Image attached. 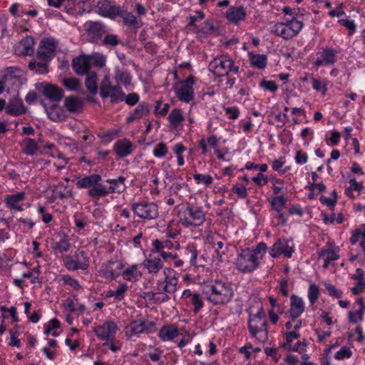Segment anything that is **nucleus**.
<instances>
[{
	"label": "nucleus",
	"instance_id": "obj_61",
	"mask_svg": "<svg viewBox=\"0 0 365 365\" xmlns=\"http://www.w3.org/2000/svg\"><path fill=\"white\" fill-rule=\"evenodd\" d=\"M349 187L346 189V194L349 195L353 190H360L362 188L361 183L358 182L355 179L349 180Z\"/></svg>",
	"mask_w": 365,
	"mask_h": 365
},
{
	"label": "nucleus",
	"instance_id": "obj_48",
	"mask_svg": "<svg viewBox=\"0 0 365 365\" xmlns=\"http://www.w3.org/2000/svg\"><path fill=\"white\" fill-rule=\"evenodd\" d=\"M190 302L194 305V312L195 313L198 312L203 306V302L200 299V295L197 293H194L191 295Z\"/></svg>",
	"mask_w": 365,
	"mask_h": 365
},
{
	"label": "nucleus",
	"instance_id": "obj_2",
	"mask_svg": "<svg viewBox=\"0 0 365 365\" xmlns=\"http://www.w3.org/2000/svg\"><path fill=\"white\" fill-rule=\"evenodd\" d=\"M303 26L302 21L292 16L290 19H286L283 22L275 23L271 32L283 39L289 40L297 36Z\"/></svg>",
	"mask_w": 365,
	"mask_h": 365
},
{
	"label": "nucleus",
	"instance_id": "obj_4",
	"mask_svg": "<svg viewBox=\"0 0 365 365\" xmlns=\"http://www.w3.org/2000/svg\"><path fill=\"white\" fill-rule=\"evenodd\" d=\"M179 222L185 227H198L205 221V214L199 207L188 205L179 212Z\"/></svg>",
	"mask_w": 365,
	"mask_h": 365
},
{
	"label": "nucleus",
	"instance_id": "obj_23",
	"mask_svg": "<svg viewBox=\"0 0 365 365\" xmlns=\"http://www.w3.org/2000/svg\"><path fill=\"white\" fill-rule=\"evenodd\" d=\"M34 38L31 36H26L16 46V51L21 55H31L34 52Z\"/></svg>",
	"mask_w": 365,
	"mask_h": 365
},
{
	"label": "nucleus",
	"instance_id": "obj_24",
	"mask_svg": "<svg viewBox=\"0 0 365 365\" xmlns=\"http://www.w3.org/2000/svg\"><path fill=\"white\" fill-rule=\"evenodd\" d=\"M114 149L118 157L125 158L132 153L133 145L129 140L124 139L116 142Z\"/></svg>",
	"mask_w": 365,
	"mask_h": 365
},
{
	"label": "nucleus",
	"instance_id": "obj_41",
	"mask_svg": "<svg viewBox=\"0 0 365 365\" xmlns=\"http://www.w3.org/2000/svg\"><path fill=\"white\" fill-rule=\"evenodd\" d=\"M47 62L48 61H43V62H37V61L30 62L29 64V68L31 70L34 71L37 73H41V74L46 73L48 72Z\"/></svg>",
	"mask_w": 365,
	"mask_h": 365
},
{
	"label": "nucleus",
	"instance_id": "obj_49",
	"mask_svg": "<svg viewBox=\"0 0 365 365\" xmlns=\"http://www.w3.org/2000/svg\"><path fill=\"white\" fill-rule=\"evenodd\" d=\"M170 108V105L168 103H163L162 102H157L155 110V113L161 116H165Z\"/></svg>",
	"mask_w": 365,
	"mask_h": 365
},
{
	"label": "nucleus",
	"instance_id": "obj_18",
	"mask_svg": "<svg viewBox=\"0 0 365 365\" xmlns=\"http://www.w3.org/2000/svg\"><path fill=\"white\" fill-rule=\"evenodd\" d=\"M125 178L120 176L116 179H108L106 182L110 184L108 187L104 185V192L102 197L106 196L111 193H121L125 191L126 186L125 185Z\"/></svg>",
	"mask_w": 365,
	"mask_h": 365
},
{
	"label": "nucleus",
	"instance_id": "obj_26",
	"mask_svg": "<svg viewBox=\"0 0 365 365\" xmlns=\"http://www.w3.org/2000/svg\"><path fill=\"white\" fill-rule=\"evenodd\" d=\"M148 113L149 106L145 103H140L135 108L132 113H130V115L126 118V121L127 123H130L135 120L142 118Z\"/></svg>",
	"mask_w": 365,
	"mask_h": 365
},
{
	"label": "nucleus",
	"instance_id": "obj_38",
	"mask_svg": "<svg viewBox=\"0 0 365 365\" xmlns=\"http://www.w3.org/2000/svg\"><path fill=\"white\" fill-rule=\"evenodd\" d=\"M123 277L125 279L132 281L137 280L141 277V274L138 271L137 265H132L123 272Z\"/></svg>",
	"mask_w": 365,
	"mask_h": 365
},
{
	"label": "nucleus",
	"instance_id": "obj_28",
	"mask_svg": "<svg viewBox=\"0 0 365 365\" xmlns=\"http://www.w3.org/2000/svg\"><path fill=\"white\" fill-rule=\"evenodd\" d=\"M64 106L71 113L78 112L82 107V101L78 96H70L64 99Z\"/></svg>",
	"mask_w": 365,
	"mask_h": 365
},
{
	"label": "nucleus",
	"instance_id": "obj_43",
	"mask_svg": "<svg viewBox=\"0 0 365 365\" xmlns=\"http://www.w3.org/2000/svg\"><path fill=\"white\" fill-rule=\"evenodd\" d=\"M71 245L66 238L61 239L59 242H53L51 247L61 253L66 252L69 250Z\"/></svg>",
	"mask_w": 365,
	"mask_h": 365
},
{
	"label": "nucleus",
	"instance_id": "obj_39",
	"mask_svg": "<svg viewBox=\"0 0 365 365\" xmlns=\"http://www.w3.org/2000/svg\"><path fill=\"white\" fill-rule=\"evenodd\" d=\"M192 177L197 184L203 185L205 187H210L213 182V178L207 174L195 173Z\"/></svg>",
	"mask_w": 365,
	"mask_h": 365
},
{
	"label": "nucleus",
	"instance_id": "obj_13",
	"mask_svg": "<svg viewBox=\"0 0 365 365\" xmlns=\"http://www.w3.org/2000/svg\"><path fill=\"white\" fill-rule=\"evenodd\" d=\"M100 95L102 98H110L111 102L118 103L124 101V93L118 86H111L103 82L100 88Z\"/></svg>",
	"mask_w": 365,
	"mask_h": 365
},
{
	"label": "nucleus",
	"instance_id": "obj_50",
	"mask_svg": "<svg viewBox=\"0 0 365 365\" xmlns=\"http://www.w3.org/2000/svg\"><path fill=\"white\" fill-rule=\"evenodd\" d=\"M352 354L351 349L346 346L341 349L335 354V358L338 360L350 358Z\"/></svg>",
	"mask_w": 365,
	"mask_h": 365
},
{
	"label": "nucleus",
	"instance_id": "obj_17",
	"mask_svg": "<svg viewBox=\"0 0 365 365\" xmlns=\"http://www.w3.org/2000/svg\"><path fill=\"white\" fill-rule=\"evenodd\" d=\"M247 11L243 6H231L225 13L228 21L234 24H238L245 20Z\"/></svg>",
	"mask_w": 365,
	"mask_h": 365
},
{
	"label": "nucleus",
	"instance_id": "obj_35",
	"mask_svg": "<svg viewBox=\"0 0 365 365\" xmlns=\"http://www.w3.org/2000/svg\"><path fill=\"white\" fill-rule=\"evenodd\" d=\"M22 151L26 155H33L38 149L36 142L29 138H26L21 143Z\"/></svg>",
	"mask_w": 365,
	"mask_h": 365
},
{
	"label": "nucleus",
	"instance_id": "obj_45",
	"mask_svg": "<svg viewBox=\"0 0 365 365\" xmlns=\"http://www.w3.org/2000/svg\"><path fill=\"white\" fill-rule=\"evenodd\" d=\"M319 296V288L315 284H310L308 291V297L310 303L314 304Z\"/></svg>",
	"mask_w": 365,
	"mask_h": 365
},
{
	"label": "nucleus",
	"instance_id": "obj_30",
	"mask_svg": "<svg viewBox=\"0 0 365 365\" xmlns=\"http://www.w3.org/2000/svg\"><path fill=\"white\" fill-rule=\"evenodd\" d=\"M178 329L175 325L163 326L159 331V337L163 341L173 340L178 336Z\"/></svg>",
	"mask_w": 365,
	"mask_h": 365
},
{
	"label": "nucleus",
	"instance_id": "obj_6",
	"mask_svg": "<svg viewBox=\"0 0 365 365\" xmlns=\"http://www.w3.org/2000/svg\"><path fill=\"white\" fill-rule=\"evenodd\" d=\"M238 66L227 56H221L215 58L209 64V70L216 76H224L229 73H237Z\"/></svg>",
	"mask_w": 365,
	"mask_h": 365
},
{
	"label": "nucleus",
	"instance_id": "obj_44",
	"mask_svg": "<svg viewBox=\"0 0 365 365\" xmlns=\"http://www.w3.org/2000/svg\"><path fill=\"white\" fill-rule=\"evenodd\" d=\"M63 85L70 91H76L80 87V81L76 78H66L62 81Z\"/></svg>",
	"mask_w": 365,
	"mask_h": 365
},
{
	"label": "nucleus",
	"instance_id": "obj_21",
	"mask_svg": "<svg viewBox=\"0 0 365 365\" xmlns=\"http://www.w3.org/2000/svg\"><path fill=\"white\" fill-rule=\"evenodd\" d=\"M289 314L292 319L298 318L304 310V304L302 298L292 295L290 298Z\"/></svg>",
	"mask_w": 365,
	"mask_h": 365
},
{
	"label": "nucleus",
	"instance_id": "obj_63",
	"mask_svg": "<svg viewBox=\"0 0 365 365\" xmlns=\"http://www.w3.org/2000/svg\"><path fill=\"white\" fill-rule=\"evenodd\" d=\"M125 103L129 106H133L139 101V96L135 93L128 94L126 97L124 96Z\"/></svg>",
	"mask_w": 365,
	"mask_h": 365
},
{
	"label": "nucleus",
	"instance_id": "obj_1",
	"mask_svg": "<svg viewBox=\"0 0 365 365\" xmlns=\"http://www.w3.org/2000/svg\"><path fill=\"white\" fill-rule=\"evenodd\" d=\"M202 292L207 300L214 304H225L232 299L234 294L231 285L220 280L205 284Z\"/></svg>",
	"mask_w": 365,
	"mask_h": 365
},
{
	"label": "nucleus",
	"instance_id": "obj_8",
	"mask_svg": "<svg viewBox=\"0 0 365 365\" xmlns=\"http://www.w3.org/2000/svg\"><path fill=\"white\" fill-rule=\"evenodd\" d=\"M133 212L145 220L155 219L158 216V207L153 202H138L132 205Z\"/></svg>",
	"mask_w": 365,
	"mask_h": 365
},
{
	"label": "nucleus",
	"instance_id": "obj_58",
	"mask_svg": "<svg viewBox=\"0 0 365 365\" xmlns=\"http://www.w3.org/2000/svg\"><path fill=\"white\" fill-rule=\"evenodd\" d=\"M103 43L106 45H110L112 46H116L120 43V40L115 35L110 34L104 37Z\"/></svg>",
	"mask_w": 365,
	"mask_h": 365
},
{
	"label": "nucleus",
	"instance_id": "obj_14",
	"mask_svg": "<svg viewBox=\"0 0 365 365\" xmlns=\"http://www.w3.org/2000/svg\"><path fill=\"white\" fill-rule=\"evenodd\" d=\"M337 61V51L333 48L327 47L319 52L314 65L317 67L322 66H329L334 65Z\"/></svg>",
	"mask_w": 365,
	"mask_h": 365
},
{
	"label": "nucleus",
	"instance_id": "obj_25",
	"mask_svg": "<svg viewBox=\"0 0 365 365\" xmlns=\"http://www.w3.org/2000/svg\"><path fill=\"white\" fill-rule=\"evenodd\" d=\"M98 12L100 15L104 17L113 18L118 14V8L115 6H111L108 2L100 1L98 4Z\"/></svg>",
	"mask_w": 365,
	"mask_h": 365
},
{
	"label": "nucleus",
	"instance_id": "obj_10",
	"mask_svg": "<svg viewBox=\"0 0 365 365\" xmlns=\"http://www.w3.org/2000/svg\"><path fill=\"white\" fill-rule=\"evenodd\" d=\"M194 78L189 76L186 80L181 81L176 88V96L178 99L185 103H189L194 98L193 85Z\"/></svg>",
	"mask_w": 365,
	"mask_h": 365
},
{
	"label": "nucleus",
	"instance_id": "obj_59",
	"mask_svg": "<svg viewBox=\"0 0 365 365\" xmlns=\"http://www.w3.org/2000/svg\"><path fill=\"white\" fill-rule=\"evenodd\" d=\"M312 88L317 91H322L323 90V93L324 94L327 91V85L324 83V84H322V83L314 78V77H312Z\"/></svg>",
	"mask_w": 365,
	"mask_h": 365
},
{
	"label": "nucleus",
	"instance_id": "obj_42",
	"mask_svg": "<svg viewBox=\"0 0 365 365\" xmlns=\"http://www.w3.org/2000/svg\"><path fill=\"white\" fill-rule=\"evenodd\" d=\"M116 16L122 17L126 24L135 25L137 24L136 17L132 13L123 11L120 9V8H118V14Z\"/></svg>",
	"mask_w": 365,
	"mask_h": 365
},
{
	"label": "nucleus",
	"instance_id": "obj_54",
	"mask_svg": "<svg viewBox=\"0 0 365 365\" xmlns=\"http://www.w3.org/2000/svg\"><path fill=\"white\" fill-rule=\"evenodd\" d=\"M326 289L328 291L329 295L335 297L336 298L341 297V292L337 289L334 285L329 283H324Z\"/></svg>",
	"mask_w": 365,
	"mask_h": 365
},
{
	"label": "nucleus",
	"instance_id": "obj_31",
	"mask_svg": "<svg viewBox=\"0 0 365 365\" xmlns=\"http://www.w3.org/2000/svg\"><path fill=\"white\" fill-rule=\"evenodd\" d=\"M143 265L149 273L157 274L163 267V262L160 258H149L144 260Z\"/></svg>",
	"mask_w": 365,
	"mask_h": 365
},
{
	"label": "nucleus",
	"instance_id": "obj_11",
	"mask_svg": "<svg viewBox=\"0 0 365 365\" xmlns=\"http://www.w3.org/2000/svg\"><path fill=\"white\" fill-rule=\"evenodd\" d=\"M57 42L52 38L43 39L38 48L37 56L44 61H51L55 56Z\"/></svg>",
	"mask_w": 365,
	"mask_h": 365
},
{
	"label": "nucleus",
	"instance_id": "obj_3",
	"mask_svg": "<svg viewBox=\"0 0 365 365\" xmlns=\"http://www.w3.org/2000/svg\"><path fill=\"white\" fill-rule=\"evenodd\" d=\"M268 322L265 319L263 308L260 306L257 312L254 315H250L248 328L251 335L259 341L264 343L268 339Z\"/></svg>",
	"mask_w": 365,
	"mask_h": 365
},
{
	"label": "nucleus",
	"instance_id": "obj_62",
	"mask_svg": "<svg viewBox=\"0 0 365 365\" xmlns=\"http://www.w3.org/2000/svg\"><path fill=\"white\" fill-rule=\"evenodd\" d=\"M225 113L228 115L229 118L235 120L239 116L240 110L236 107H227L225 108Z\"/></svg>",
	"mask_w": 365,
	"mask_h": 365
},
{
	"label": "nucleus",
	"instance_id": "obj_36",
	"mask_svg": "<svg viewBox=\"0 0 365 365\" xmlns=\"http://www.w3.org/2000/svg\"><path fill=\"white\" fill-rule=\"evenodd\" d=\"M168 119L173 128H177L184 120L182 111L180 108L173 109L169 114Z\"/></svg>",
	"mask_w": 365,
	"mask_h": 365
},
{
	"label": "nucleus",
	"instance_id": "obj_20",
	"mask_svg": "<svg viewBox=\"0 0 365 365\" xmlns=\"http://www.w3.org/2000/svg\"><path fill=\"white\" fill-rule=\"evenodd\" d=\"M155 324L153 322L135 320L130 324L132 334L150 333L154 330Z\"/></svg>",
	"mask_w": 365,
	"mask_h": 365
},
{
	"label": "nucleus",
	"instance_id": "obj_29",
	"mask_svg": "<svg viewBox=\"0 0 365 365\" xmlns=\"http://www.w3.org/2000/svg\"><path fill=\"white\" fill-rule=\"evenodd\" d=\"M25 196L26 194L24 192H20L14 195H8L6 197L5 201L11 208L22 211L23 208L19 205V202L25 199Z\"/></svg>",
	"mask_w": 365,
	"mask_h": 365
},
{
	"label": "nucleus",
	"instance_id": "obj_60",
	"mask_svg": "<svg viewBox=\"0 0 365 365\" xmlns=\"http://www.w3.org/2000/svg\"><path fill=\"white\" fill-rule=\"evenodd\" d=\"M252 180L258 186H262L268 182V179L262 173H259L252 178Z\"/></svg>",
	"mask_w": 365,
	"mask_h": 365
},
{
	"label": "nucleus",
	"instance_id": "obj_19",
	"mask_svg": "<svg viewBox=\"0 0 365 365\" xmlns=\"http://www.w3.org/2000/svg\"><path fill=\"white\" fill-rule=\"evenodd\" d=\"M72 66L78 75H86L91 67V56L81 55L73 58Z\"/></svg>",
	"mask_w": 365,
	"mask_h": 365
},
{
	"label": "nucleus",
	"instance_id": "obj_15",
	"mask_svg": "<svg viewBox=\"0 0 365 365\" xmlns=\"http://www.w3.org/2000/svg\"><path fill=\"white\" fill-rule=\"evenodd\" d=\"M293 251L294 249L289 245L288 240L279 239L270 249L269 254L273 257H277L281 255L291 257Z\"/></svg>",
	"mask_w": 365,
	"mask_h": 365
},
{
	"label": "nucleus",
	"instance_id": "obj_52",
	"mask_svg": "<svg viewBox=\"0 0 365 365\" xmlns=\"http://www.w3.org/2000/svg\"><path fill=\"white\" fill-rule=\"evenodd\" d=\"M232 191L241 198H245L247 195V189L242 184H236L232 187Z\"/></svg>",
	"mask_w": 365,
	"mask_h": 365
},
{
	"label": "nucleus",
	"instance_id": "obj_56",
	"mask_svg": "<svg viewBox=\"0 0 365 365\" xmlns=\"http://www.w3.org/2000/svg\"><path fill=\"white\" fill-rule=\"evenodd\" d=\"M259 86L267 91H269L271 92H274L277 89V86L274 81H262Z\"/></svg>",
	"mask_w": 365,
	"mask_h": 365
},
{
	"label": "nucleus",
	"instance_id": "obj_53",
	"mask_svg": "<svg viewBox=\"0 0 365 365\" xmlns=\"http://www.w3.org/2000/svg\"><path fill=\"white\" fill-rule=\"evenodd\" d=\"M167 153L166 145L160 143L154 148L153 155L156 158H163Z\"/></svg>",
	"mask_w": 365,
	"mask_h": 365
},
{
	"label": "nucleus",
	"instance_id": "obj_32",
	"mask_svg": "<svg viewBox=\"0 0 365 365\" xmlns=\"http://www.w3.org/2000/svg\"><path fill=\"white\" fill-rule=\"evenodd\" d=\"M250 64L258 69H264L267 64V58L264 54H255L249 53Z\"/></svg>",
	"mask_w": 365,
	"mask_h": 365
},
{
	"label": "nucleus",
	"instance_id": "obj_12",
	"mask_svg": "<svg viewBox=\"0 0 365 365\" xmlns=\"http://www.w3.org/2000/svg\"><path fill=\"white\" fill-rule=\"evenodd\" d=\"M117 330V325L112 321L106 322L93 328L94 333L100 339L108 341H113Z\"/></svg>",
	"mask_w": 365,
	"mask_h": 365
},
{
	"label": "nucleus",
	"instance_id": "obj_27",
	"mask_svg": "<svg viewBox=\"0 0 365 365\" xmlns=\"http://www.w3.org/2000/svg\"><path fill=\"white\" fill-rule=\"evenodd\" d=\"M163 272L168 293H174L176 291V287L178 284V279L175 277V272L172 269L165 268Z\"/></svg>",
	"mask_w": 365,
	"mask_h": 365
},
{
	"label": "nucleus",
	"instance_id": "obj_40",
	"mask_svg": "<svg viewBox=\"0 0 365 365\" xmlns=\"http://www.w3.org/2000/svg\"><path fill=\"white\" fill-rule=\"evenodd\" d=\"M128 289V286L125 283L120 284L115 290H109L106 294L107 297H113L115 299L121 300L124 298L125 293Z\"/></svg>",
	"mask_w": 365,
	"mask_h": 365
},
{
	"label": "nucleus",
	"instance_id": "obj_22",
	"mask_svg": "<svg viewBox=\"0 0 365 365\" xmlns=\"http://www.w3.org/2000/svg\"><path fill=\"white\" fill-rule=\"evenodd\" d=\"M5 111L7 114L11 115H19L25 112V108L21 99L13 98L5 107Z\"/></svg>",
	"mask_w": 365,
	"mask_h": 365
},
{
	"label": "nucleus",
	"instance_id": "obj_57",
	"mask_svg": "<svg viewBox=\"0 0 365 365\" xmlns=\"http://www.w3.org/2000/svg\"><path fill=\"white\" fill-rule=\"evenodd\" d=\"M341 135L338 131L331 132L330 137H327L326 140L329 145H334L339 143Z\"/></svg>",
	"mask_w": 365,
	"mask_h": 365
},
{
	"label": "nucleus",
	"instance_id": "obj_51",
	"mask_svg": "<svg viewBox=\"0 0 365 365\" xmlns=\"http://www.w3.org/2000/svg\"><path fill=\"white\" fill-rule=\"evenodd\" d=\"M91 62L98 67H103L106 63V58L101 53H95L91 56Z\"/></svg>",
	"mask_w": 365,
	"mask_h": 365
},
{
	"label": "nucleus",
	"instance_id": "obj_16",
	"mask_svg": "<svg viewBox=\"0 0 365 365\" xmlns=\"http://www.w3.org/2000/svg\"><path fill=\"white\" fill-rule=\"evenodd\" d=\"M37 90L53 101H58L62 97V91L58 87L46 83L36 84Z\"/></svg>",
	"mask_w": 365,
	"mask_h": 365
},
{
	"label": "nucleus",
	"instance_id": "obj_9",
	"mask_svg": "<svg viewBox=\"0 0 365 365\" xmlns=\"http://www.w3.org/2000/svg\"><path fill=\"white\" fill-rule=\"evenodd\" d=\"M63 263L68 269L72 271L78 269L85 270L89 265L88 259L84 251H80L76 253L74 258L69 255L64 257Z\"/></svg>",
	"mask_w": 365,
	"mask_h": 365
},
{
	"label": "nucleus",
	"instance_id": "obj_34",
	"mask_svg": "<svg viewBox=\"0 0 365 365\" xmlns=\"http://www.w3.org/2000/svg\"><path fill=\"white\" fill-rule=\"evenodd\" d=\"M85 84L87 90L92 94H96L98 90L97 75L95 72H88L86 74Z\"/></svg>",
	"mask_w": 365,
	"mask_h": 365
},
{
	"label": "nucleus",
	"instance_id": "obj_64",
	"mask_svg": "<svg viewBox=\"0 0 365 365\" xmlns=\"http://www.w3.org/2000/svg\"><path fill=\"white\" fill-rule=\"evenodd\" d=\"M365 289V280L359 281L356 286L351 288V292L354 295H357Z\"/></svg>",
	"mask_w": 365,
	"mask_h": 365
},
{
	"label": "nucleus",
	"instance_id": "obj_33",
	"mask_svg": "<svg viewBox=\"0 0 365 365\" xmlns=\"http://www.w3.org/2000/svg\"><path fill=\"white\" fill-rule=\"evenodd\" d=\"M186 255L192 265L203 267L204 259H197V251L193 245H188L186 248Z\"/></svg>",
	"mask_w": 365,
	"mask_h": 365
},
{
	"label": "nucleus",
	"instance_id": "obj_7",
	"mask_svg": "<svg viewBox=\"0 0 365 365\" xmlns=\"http://www.w3.org/2000/svg\"><path fill=\"white\" fill-rule=\"evenodd\" d=\"M237 268L242 272H251L258 267V258L250 250H242L235 262Z\"/></svg>",
	"mask_w": 365,
	"mask_h": 365
},
{
	"label": "nucleus",
	"instance_id": "obj_47",
	"mask_svg": "<svg viewBox=\"0 0 365 365\" xmlns=\"http://www.w3.org/2000/svg\"><path fill=\"white\" fill-rule=\"evenodd\" d=\"M338 23L346 27L349 31V34L352 35L356 30V24L354 20L341 19L338 21Z\"/></svg>",
	"mask_w": 365,
	"mask_h": 365
},
{
	"label": "nucleus",
	"instance_id": "obj_5",
	"mask_svg": "<svg viewBox=\"0 0 365 365\" xmlns=\"http://www.w3.org/2000/svg\"><path fill=\"white\" fill-rule=\"evenodd\" d=\"M102 177L98 174H92L78 178L76 185L78 188H87L88 195L93 199H100L102 197V193L104 192V185L100 182Z\"/></svg>",
	"mask_w": 365,
	"mask_h": 365
},
{
	"label": "nucleus",
	"instance_id": "obj_46",
	"mask_svg": "<svg viewBox=\"0 0 365 365\" xmlns=\"http://www.w3.org/2000/svg\"><path fill=\"white\" fill-rule=\"evenodd\" d=\"M271 204L272 207L279 213L284 208L285 198L283 196H277L272 199Z\"/></svg>",
	"mask_w": 365,
	"mask_h": 365
},
{
	"label": "nucleus",
	"instance_id": "obj_37",
	"mask_svg": "<svg viewBox=\"0 0 365 365\" xmlns=\"http://www.w3.org/2000/svg\"><path fill=\"white\" fill-rule=\"evenodd\" d=\"M46 110L49 118L53 121H62L65 119L63 112L56 106L50 108H46Z\"/></svg>",
	"mask_w": 365,
	"mask_h": 365
},
{
	"label": "nucleus",
	"instance_id": "obj_55",
	"mask_svg": "<svg viewBox=\"0 0 365 365\" xmlns=\"http://www.w3.org/2000/svg\"><path fill=\"white\" fill-rule=\"evenodd\" d=\"M115 80L123 83L125 85H128L130 82V77L128 73L118 71L115 73Z\"/></svg>",
	"mask_w": 365,
	"mask_h": 365
}]
</instances>
